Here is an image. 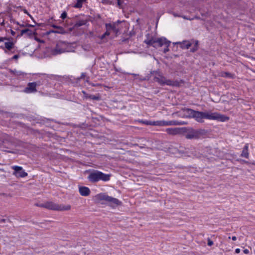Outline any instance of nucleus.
I'll use <instances>...</instances> for the list:
<instances>
[{"instance_id": "obj_1", "label": "nucleus", "mask_w": 255, "mask_h": 255, "mask_svg": "<svg viewBox=\"0 0 255 255\" xmlns=\"http://www.w3.org/2000/svg\"><path fill=\"white\" fill-rule=\"evenodd\" d=\"M185 111L189 117L194 118L196 121L200 123L203 122L204 119L224 122L228 121L229 119V117L218 113L199 112L190 109H187L185 110Z\"/></svg>"}, {"instance_id": "obj_2", "label": "nucleus", "mask_w": 255, "mask_h": 255, "mask_svg": "<svg viewBox=\"0 0 255 255\" xmlns=\"http://www.w3.org/2000/svg\"><path fill=\"white\" fill-rule=\"evenodd\" d=\"M144 42L149 46L155 48L161 47L163 45L169 46L171 42L164 37L157 38L150 36L149 34L146 35V38Z\"/></svg>"}, {"instance_id": "obj_3", "label": "nucleus", "mask_w": 255, "mask_h": 255, "mask_svg": "<svg viewBox=\"0 0 255 255\" xmlns=\"http://www.w3.org/2000/svg\"><path fill=\"white\" fill-rule=\"evenodd\" d=\"M152 79L154 81L158 82L161 85L173 86L174 85V82L173 81L166 79L159 71L150 72V76L147 77L145 79L151 80Z\"/></svg>"}, {"instance_id": "obj_4", "label": "nucleus", "mask_w": 255, "mask_h": 255, "mask_svg": "<svg viewBox=\"0 0 255 255\" xmlns=\"http://www.w3.org/2000/svg\"><path fill=\"white\" fill-rule=\"evenodd\" d=\"M37 206L44 207L49 210L63 211H68L71 209V206L69 204H57L52 202H47L44 203L37 204Z\"/></svg>"}, {"instance_id": "obj_5", "label": "nucleus", "mask_w": 255, "mask_h": 255, "mask_svg": "<svg viewBox=\"0 0 255 255\" xmlns=\"http://www.w3.org/2000/svg\"><path fill=\"white\" fill-rule=\"evenodd\" d=\"M110 174H106L99 171H94L90 173L88 178L92 182H96L100 180L108 181L110 180Z\"/></svg>"}, {"instance_id": "obj_6", "label": "nucleus", "mask_w": 255, "mask_h": 255, "mask_svg": "<svg viewBox=\"0 0 255 255\" xmlns=\"http://www.w3.org/2000/svg\"><path fill=\"white\" fill-rule=\"evenodd\" d=\"M0 42L4 43L3 45H0V48L2 49L5 53L11 54L14 52V44L12 41L8 40L6 37H0Z\"/></svg>"}, {"instance_id": "obj_7", "label": "nucleus", "mask_w": 255, "mask_h": 255, "mask_svg": "<svg viewBox=\"0 0 255 255\" xmlns=\"http://www.w3.org/2000/svg\"><path fill=\"white\" fill-rule=\"evenodd\" d=\"M121 23V21H118L116 22L112 23H107L106 24V32L102 35L100 38L101 40H104L105 37L107 36L110 35L111 32H113L115 35H117L119 31V28L118 24Z\"/></svg>"}, {"instance_id": "obj_8", "label": "nucleus", "mask_w": 255, "mask_h": 255, "mask_svg": "<svg viewBox=\"0 0 255 255\" xmlns=\"http://www.w3.org/2000/svg\"><path fill=\"white\" fill-rule=\"evenodd\" d=\"M76 46V44L75 43H67L65 42H60L57 44L56 50L59 53L74 52Z\"/></svg>"}, {"instance_id": "obj_9", "label": "nucleus", "mask_w": 255, "mask_h": 255, "mask_svg": "<svg viewBox=\"0 0 255 255\" xmlns=\"http://www.w3.org/2000/svg\"><path fill=\"white\" fill-rule=\"evenodd\" d=\"M39 84L36 82L29 83L26 87L23 90V92L26 94L35 93L37 91L36 87Z\"/></svg>"}, {"instance_id": "obj_10", "label": "nucleus", "mask_w": 255, "mask_h": 255, "mask_svg": "<svg viewBox=\"0 0 255 255\" xmlns=\"http://www.w3.org/2000/svg\"><path fill=\"white\" fill-rule=\"evenodd\" d=\"M12 169L14 170L13 174L16 177H25L27 175V173L21 167L14 166L12 167Z\"/></svg>"}, {"instance_id": "obj_11", "label": "nucleus", "mask_w": 255, "mask_h": 255, "mask_svg": "<svg viewBox=\"0 0 255 255\" xmlns=\"http://www.w3.org/2000/svg\"><path fill=\"white\" fill-rule=\"evenodd\" d=\"M179 123L178 122L175 121H156V126H174L177 125Z\"/></svg>"}, {"instance_id": "obj_12", "label": "nucleus", "mask_w": 255, "mask_h": 255, "mask_svg": "<svg viewBox=\"0 0 255 255\" xmlns=\"http://www.w3.org/2000/svg\"><path fill=\"white\" fill-rule=\"evenodd\" d=\"M111 206H117L121 204V202L118 199L109 196L107 201Z\"/></svg>"}, {"instance_id": "obj_13", "label": "nucleus", "mask_w": 255, "mask_h": 255, "mask_svg": "<svg viewBox=\"0 0 255 255\" xmlns=\"http://www.w3.org/2000/svg\"><path fill=\"white\" fill-rule=\"evenodd\" d=\"M109 196L106 193H100L96 195L94 197V199L97 201H105L107 202Z\"/></svg>"}, {"instance_id": "obj_14", "label": "nucleus", "mask_w": 255, "mask_h": 255, "mask_svg": "<svg viewBox=\"0 0 255 255\" xmlns=\"http://www.w3.org/2000/svg\"><path fill=\"white\" fill-rule=\"evenodd\" d=\"M79 191L80 194L83 196H87L90 193V190L89 188L85 186H80Z\"/></svg>"}, {"instance_id": "obj_15", "label": "nucleus", "mask_w": 255, "mask_h": 255, "mask_svg": "<svg viewBox=\"0 0 255 255\" xmlns=\"http://www.w3.org/2000/svg\"><path fill=\"white\" fill-rule=\"evenodd\" d=\"M40 76L42 79H44L48 81L49 79H56L57 76L54 75H47L46 74H40Z\"/></svg>"}, {"instance_id": "obj_16", "label": "nucleus", "mask_w": 255, "mask_h": 255, "mask_svg": "<svg viewBox=\"0 0 255 255\" xmlns=\"http://www.w3.org/2000/svg\"><path fill=\"white\" fill-rule=\"evenodd\" d=\"M166 131L170 134H176L179 132V129L178 128H168L166 129Z\"/></svg>"}, {"instance_id": "obj_17", "label": "nucleus", "mask_w": 255, "mask_h": 255, "mask_svg": "<svg viewBox=\"0 0 255 255\" xmlns=\"http://www.w3.org/2000/svg\"><path fill=\"white\" fill-rule=\"evenodd\" d=\"M11 73L15 76H17V77L19 78H23L25 74L21 71H17L16 70L11 71Z\"/></svg>"}, {"instance_id": "obj_18", "label": "nucleus", "mask_w": 255, "mask_h": 255, "mask_svg": "<svg viewBox=\"0 0 255 255\" xmlns=\"http://www.w3.org/2000/svg\"><path fill=\"white\" fill-rule=\"evenodd\" d=\"M248 147L249 145L248 144H246L242 151V153L241 154V156L243 157H245L248 158L249 156V153H248Z\"/></svg>"}, {"instance_id": "obj_19", "label": "nucleus", "mask_w": 255, "mask_h": 255, "mask_svg": "<svg viewBox=\"0 0 255 255\" xmlns=\"http://www.w3.org/2000/svg\"><path fill=\"white\" fill-rule=\"evenodd\" d=\"M83 95L84 97L86 98H89L92 100H99L100 99V97L99 96L96 95H88L85 92L82 91Z\"/></svg>"}, {"instance_id": "obj_20", "label": "nucleus", "mask_w": 255, "mask_h": 255, "mask_svg": "<svg viewBox=\"0 0 255 255\" xmlns=\"http://www.w3.org/2000/svg\"><path fill=\"white\" fill-rule=\"evenodd\" d=\"M87 0H76V3L74 5L75 8H81L82 7L83 4Z\"/></svg>"}, {"instance_id": "obj_21", "label": "nucleus", "mask_w": 255, "mask_h": 255, "mask_svg": "<svg viewBox=\"0 0 255 255\" xmlns=\"http://www.w3.org/2000/svg\"><path fill=\"white\" fill-rule=\"evenodd\" d=\"M89 79V78L87 76V75L85 73H82L81 77L80 78H79L78 80L80 82L83 81V82H86L88 83Z\"/></svg>"}, {"instance_id": "obj_22", "label": "nucleus", "mask_w": 255, "mask_h": 255, "mask_svg": "<svg viewBox=\"0 0 255 255\" xmlns=\"http://www.w3.org/2000/svg\"><path fill=\"white\" fill-rule=\"evenodd\" d=\"M143 124H144L145 125H152V126H156V121H142L140 122Z\"/></svg>"}, {"instance_id": "obj_23", "label": "nucleus", "mask_w": 255, "mask_h": 255, "mask_svg": "<svg viewBox=\"0 0 255 255\" xmlns=\"http://www.w3.org/2000/svg\"><path fill=\"white\" fill-rule=\"evenodd\" d=\"M190 46H191V43L189 41H184V45H182V46L183 47H185L187 49H188Z\"/></svg>"}, {"instance_id": "obj_24", "label": "nucleus", "mask_w": 255, "mask_h": 255, "mask_svg": "<svg viewBox=\"0 0 255 255\" xmlns=\"http://www.w3.org/2000/svg\"><path fill=\"white\" fill-rule=\"evenodd\" d=\"M188 138H194L196 137V131H193L191 134H189L187 135Z\"/></svg>"}, {"instance_id": "obj_25", "label": "nucleus", "mask_w": 255, "mask_h": 255, "mask_svg": "<svg viewBox=\"0 0 255 255\" xmlns=\"http://www.w3.org/2000/svg\"><path fill=\"white\" fill-rule=\"evenodd\" d=\"M85 24V22L83 20H81L77 22L75 24L76 26H80Z\"/></svg>"}, {"instance_id": "obj_26", "label": "nucleus", "mask_w": 255, "mask_h": 255, "mask_svg": "<svg viewBox=\"0 0 255 255\" xmlns=\"http://www.w3.org/2000/svg\"><path fill=\"white\" fill-rule=\"evenodd\" d=\"M67 17V13L64 11L61 14L60 17L62 19H65Z\"/></svg>"}, {"instance_id": "obj_27", "label": "nucleus", "mask_w": 255, "mask_h": 255, "mask_svg": "<svg viewBox=\"0 0 255 255\" xmlns=\"http://www.w3.org/2000/svg\"><path fill=\"white\" fill-rule=\"evenodd\" d=\"M173 14H174V15L175 16H181V17H183L184 19H189V20H192V18L191 19V18H188V17H187L186 16H180V15H178L177 14H176V13H174Z\"/></svg>"}, {"instance_id": "obj_28", "label": "nucleus", "mask_w": 255, "mask_h": 255, "mask_svg": "<svg viewBox=\"0 0 255 255\" xmlns=\"http://www.w3.org/2000/svg\"><path fill=\"white\" fill-rule=\"evenodd\" d=\"M29 29H23L21 30V34H23L25 33H26L27 32L29 31Z\"/></svg>"}, {"instance_id": "obj_29", "label": "nucleus", "mask_w": 255, "mask_h": 255, "mask_svg": "<svg viewBox=\"0 0 255 255\" xmlns=\"http://www.w3.org/2000/svg\"><path fill=\"white\" fill-rule=\"evenodd\" d=\"M166 46V47L163 50V52L165 53L169 51V48H168L169 46Z\"/></svg>"}, {"instance_id": "obj_30", "label": "nucleus", "mask_w": 255, "mask_h": 255, "mask_svg": "<svg viewBox=\"0 0 255 255\" xmlns=\"http://www.w3.org/2000/svg\"><path fill=\"white\" fill-rule=\"evenodd\" d=\"M117 0V3H118V6L120 7H121L122 3V2H121V0Z\"/></svg>"}, {"instance_id": "obj_31", "label": "nucleus", "mask_w": 255, "mask_h": 255, "mask_svg": "<svg viewBox=\"0 0 255 255\" xmlns=\"http://www.w3.org/2000/svg\"><path fill=\"white\" fill-rule=\"evenodd\" d=\"M213 244V242L211 240L209 239L208 242V245L209 246H211Z\"/></svg>"}, {"instance_id": "obj_32", "label": "nucleus", "mask_w": 255, "mask_h": 255, "mask_svg": "<svg viewBox=\"0 0 255 255\" xmlns=\"http://www.w3.org/2000/svg\"><path fill=\"white\" fill-rule=\"evenodd\" d=\"M23 12H24L25 13H26V14H28L31 18H32V16H31V15H30V14L27 12V11L26 9H24V10H23Z\"/></svg>"}, {"instance_id": "obj_33", "label": "nucleus", "mask_w": 255, "mask_h": 255, "mask_svg": "<svg viewBox=\"0 0 255 255\" xmlns=\"http://www.w3.org/2000/svg\"><path fill=\"white\" fill-rule=\"evenodd\" d=\"M18 57V55H15L12 57L11 59H17Z\"/></svg>"}, {"instance_id": "obj_34", "label": "nucleus", "mask_w": 255, "mask_h": 255, "mask_svg": "<svg viewBox=\"0 0 255 255\" xmlns=\"http://www.w3.org/2000/svg\"><path fill=\"white\" fill-rule=\"evenodd\" d=\"M103 3L105 4H111V2L108 0H105L103 1Z\"/></svg>"}, {"instance_id": "obj_35", "label": "nucleus", "mask_w": 255, "mask_h": 255, "mask_svg": "<svg viewBox=\"0 0 255 255\" xmlns=\"http://www.w3.org/2000/svg\"><path fill=\"white\" fill-rule=\"evenodd\" d=\"M230 75H231V74L230 73H225L224 74V75H223L222 76H225V77H229Z\"/></svg>"}, {"instance_id": "obj_36", "label": "nucleus", "mask_w": 255, "mask_h": 255, "mask_svg": "<svg viewBox=\"0 0 255 255\" xmlns=\"http://www.w3.org/2000/svg\"><path fill=\"white\" fill-rule=\"evenodd\" d=\"M115 70L117 71L120 72L121 73H124V72L122 71V69L121 68L117 69V68H115Z\"/></svg>"}, {"instance_id": "obj_37", "label": "nucleus", "mask_w": 255, "mask_h": 255, "mask_svg": "<svg viewBox=\"0 0 255 255\" xmlns=\"http://www.w3.org/2000/svg\"><path fill=\"white\" fill-rule=\"evenodd\" d=\"M243 252L245 254H248L249 253V251L248 249L244 250Z\"/></svg>"}, {"instance_id": "obj_38", "label": "nucleus", "mask_w": 255, "mask_h": 255, "mask_svg": "<svg viewBox=\"0 0 255 255\" xmlns=\"http://www.w3.org/2000/svg\"><path fill=\"white\" fill-rule=\"evenodd\" d=\"M240 252V250L239 249H236L235 250V253L236 254H239Z\"/></svg>"}, {"instance_id": "obj_39", "label": "nucleus", "mask_w": 255, "mask_h": 255, "mask_svg": "<svg viewBox=\"0 0 255 255\" xmlns=\"http://www.w3.org/2000/svg\"><path fill=\"white\" fill-rule=\"evenodd\" d=\"M232 240L233 241H236V240H237V238H236V237H235V236H233V237H232Z\"/></svg>"}, {"instance_id": "obj_40", "label": "nucleus", "mask_w": 255, "mask_h": 255, "mask_svg": "<svg viewBox=\"0 0 255 255\" xmlns=\"http://www.w3.org/2000/svg\"><path fill=\"white\" fill-rule=\"evenodd\" d=\"M11 34H12V35H14V34H15V32H14L13 31L11 30Z\"/></svg>"}]
</instances>
